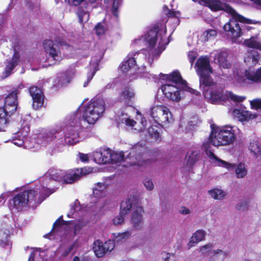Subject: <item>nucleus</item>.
<instances>
[{
	"label": "nucleus",
	"mask_w": 261,
	"mask_h": 261,
	"mask_svg": "<svg viewBox=\"0 0 261 261\" xmlns=\"http://www.w3.org/2000/svg\"><path fill=\"white\" fill-rule=\"evenodd\" d=\"M106 110L104 99L100 97L92 99L85 106H80L76 112L68 115L59 127L45 130L38 136L37 143L41 146L46 145L64 133L65 144L74 145L83 141L85 132L81 123V118L89 124H94L102 116Z\"/></svg>",
	"instance_id": "obj_1"
},
{
	"label": "nucleus",
	"mask_w": 261,
	"mask_h": 261,
	"mask_svg": "<svg viewBox=\"0 0 261 261\" xmlns=\"http://www.w3.org/2000/svg\"><path fill=\"white\" fill-rule=\"evenodd\" d=\"M166 27L164 24H159L150 28L143 36L134 40L136 46L145 45V50L129 53L120 66V69L124 73L135 69L136 73L140 77L157 80L156 75L145 72L144 62L147 61L150 65L153 60L158 58L165 50L166 45L169 42L166 36Z\"/></svg>",
	"instance_id": "obj_2"
},
{
	"label": "nucleus",
	"mask_w": 261,
	"mask_h": 261,
	"mask_svg": "<svg viewBox=\"0 0 261 261\" xmlns=\"http://www.w3.org/2000/svg\"><path fill=\"white\" fill-rule=\"evenodd\" d=\"M195 68L199 76L200 89L203 91L204 97L213 103H218L227 100L235 102L243 101L246 97L239 96L230 91L224 93L222 90L218 87L210 74L213 73L210 61L206 57H201L197 61Z\"/></svg>",
	"instance_id": "obj_3"
},
{
	"label": "nucleus",
	"mask_w": 261,
	"mask_h": 261,
	"mask_svg": "<svg viewBox=\"0 0 261 261\" xmlns=\"http://www.w3.org/2000/svg\"><path fill=\"white\" fill-rule=\"evenodd\" d=\"M199 4L208 7L213 11L224 10L231 15L229 21L226 23L223 29L231 37L233 43H238V39L242 35V32L238 22L252 23V20L239 14L234 9L219 0H192Z\"/></svg>",
	"instance_id": "obj_4"
},
{
	"label": "nucleus",
	"mask_w": 261,
	"mask_h": 261,
	"mask_svg": "<svg viewBox=\"0 0 261 261\" xmlns=\"http://www.w3.org/2000/svg\"><path fill=\"white\" fill-rule=\"evenodd\" d=\"M160 79L166 80L167 83L162 85V91L165 97L173 101L178 102L181 99V92L187 91L192 94L198 95L199 92L187 85L178 71H174L169 74H160Z\"/></svg>",
	"instance_id": "obj_5"
},
{
	"label": "nucleus",
	"mask_w": 261,
	"mask_h": 261,
	"mask_svg": "<svg viewBox=\"0 0 261 261\" xmlns=\"http://www.w3.org/2000/svg\"><path fill=\"white\" fill-rule=\"evenodd\" d=\"M84 169H76L68 171L60 170H49L39 179V182L42 184V190L48 196L55 192L53 188L55 181H60L65 184H72L77 180L81 175L86 174Z\"/></svg>",
	"instance_id": "obj_6"
},
{
	"label": "nucleus",
	"mask_w": 261,
	"mask_h": 261,
	"mask_svg": "<svg viewBox=\"0 0 261 261\" xmlns=\"http://www.w3.org/2000/svg\"><path fill=\"white\" fill-rule=\"evenodd\" d=\"M48 194L42 190V184L39 182L33 189L24 190L15 195L10 201V207L18 211L28 206H34L43 201Z\"/></svg>",
	"instance_id": "obj_7"
},
{
	"label": "nucleus",
	"mask_w": 261,
	"mask_h": 261,
	"mask_svg": "<svg viewBox=\"0 0 261 261\" xmlns=\"http://www.w3.org/2000/svg\"><path fill=\"white\" fill-rule=\"evenodd\" d=\"M211 126L212 130L210 140L214 146L227 145L234 141L235 136L232 126L226 125L220 127L215 125H211Z\"/></svg>",
	"instance_id": "obj_8"
},
{
	"label": "nucleus",
	"mask_w": 261,
	"mask_h": 261,
	"mask_svg": "<svg viewBox=\"0 0 261 261\" xmlns=\"http://www.w3.org/2000/svg\"><path fill=\"white\" fill-rule=\"evenodd\" d=\"M43 44L46 59L50 65L58 64L62 60L60 48L57 42L52 40H45Z\"/></svg>",
	"instance_id": "obj_9"
},
{
	"label": "nucleus",
	"mask_w": 261,
	"mask_h": 261,
	"mask_svg": "<svg viewBox=\"0 0 261 261\" xmlns=\"http://www.w3.org/2000/svg\"><path fill=\"white\" fill-rule=\"evenodd\" d=\"M232 80L233 83L243 86L247 84V80L254 83H261V67L255 71L249 68L245 70L244 74L234 73Z\"/></svg>",
	"instance_id": "obj_10"
},
{
	"label": "nucleus",
	"mask_w": 261,
	"mask_h": 261,
	"mask_svg": "<svg viewBox=\"0 0 261 261\" xmlns=\"http://www.w3.org/2000/svg\"><path fill=\"white\" fill-rule=\"evenodd\" d=\"M149 115L157 124H166L172 121V115L168 108L162 105L151 107Z\"/></svg>",
	"instance_id": "obj_11"
},
{
	"label": "nucleus",
	"mask_w": 261,
	"mask_h": 261,
	"mask_svg": "<svg viewBox=\"0 0 261 261\" xmlns=\"http://www.w3.org/2000/svg\"><path fill=\"white\" fill-rule=\"evenodd\" d=\"M70 5L77 6L81 5L76 11L79 22L83 23L87 22L89 18V12L92 11L94 6L90 5L85 0H68Z\"/></svg>",
	"instance_id": "obj_12"
},
{
	"label": "nucleus",
	"mask_w": 261,
	"mask_h": 261,
	"mask_svg": "<svg viewBox=\"0 0 261 261\" xmlns=\"http://www.w3.org/2000/svg\"><path fill=\"white\" fill-rule=\"evenodd\" d=\"M29 132L30 126L28 124H25L22 129L13 134L10 141L19 147L31 149L33 147V146L29 144V141L26 138Z\"/></svg>",
	"instance_id": "obj_13"
},
{
	"label": "nucleus",
	"mask_w": 261,
	"mask_h": 261,
	"mask_svg": "<svg viewBox=\"0 0 261 261\" xmlns=\"http://www.w3.org/2000/svg\"><path fill=\"white\" fill-rule=\"evenodd\" d=\"M136 201V198L133 196L122 201L120 215L115 217L113 219V223L115 225H120L123 222L124 216L129 212L132 207L134 206Z\"/></svg>",
	"instance_id": "obj_14"
},
{
	"label": "nucleus",
	"mask_w": 261,
	"mask_h": 261,
	"mask_svg": "<svg viewBox=\"0 0 261 261\" xmlns=\"http://www.w3.org/2000/svg\"><path fill=\"white\" fill-rule=\"evenodd\" d=\"M143 150V147L136 145L132 149L130 152L127 154V156L125 160L130 165L143 166L145 162L141 160L142 155L141 154Z\"/></svg>",
	"instance_id": "obj_15"
},
{
	"label": "nucleus",
	"mask_w": 261,
	"mask_h": 261,
	"mask_svg": "<svg viewBox=\"0 0 261 261\" xmlns=\"http://www.w3.org/2000/svg\"><path fill=\"white\" fill-rule=\"evenodd\" d=\"M69 221H64L62 216L60 217L53 225V227L50 234H53L56 237L60 236L63 238L64 236H67L69 234V229L67 226Z\"/></svg>",
	"instance_id": "obj_16"
},
{
	"label": "nucleus",
	"mask_w": 261,
	"mask_h": 261,
	"mask_svg": "<svg viewBox=\"0 0 261 261\" xmlns=\"http://www.w3.org/2000/svg\"><path fill=\"white\" fill-rule=\"evenodd\" d=\"M114 248V243L112 240H108L104 244L99 240L93 243V250L98 257H102L107 252H110Z\"/></svg>",
	"instance_id": "obj_17"
},
{
	"label": "nucleus",
	"mask_w": 261,
	"mask_h": 261,
	"mask_svg": "<svg viewBox=\"0 0 261 261\" xmlns=\"http://www.w3.org/2000/svg\"><path fill=\"white\" fill-rule=\"evenodd\" d=\"M205 147V151L208 157L210 162L215 166L225 168L228 170L233 169L234 165L232 164L227 162L218 158L207 146V145L204 144Z\"/></svg>",
	"instance_id": "obj_18"
},
{
	"label": "nucleus",
	"mask_w": 261,
	"mask_h": 261,
	"mask_svg": "<svg viewBox=\"0 0 261 261\" xmlns=\"http://www.w3.org/2000/svg\"><path fill=\"white\" fill-rule=\"evenodd\" d=\"M29 92L33 101V108L37 110L41 108L44 103V95L41 89L33 86L30 88Z\"/></svg>",
	"instance_id": "obj_19"
},
{
	"label": "nucleus",
	"mask_w": 261,
	"mask_h": 261,
	"mask_svg": "<svg viewBox=\"0 0 261 261\" xmlns=\"http://www.w3.org/2000/svg\"><path fill=\"white\" fill-rule=\"evenodd\" d=\"M18 90H14L9 94L5 98L4 106L3 108L6 110L8 114H13L17 108V97Z\"/></svg>",
	"instance_id": "obj_20"
},
{
	"label": "nucleus",
	"mask_w": 261,
	"mask_h": 261,
	"mask_svg": "<svg viewBox=\"0 0 261 261\" xmlns=\"http://www.w3.org/2000/svg\"><path fill=\"white\" fill-rule=\"evenodd\" d=\"M233 116L241 122H248L253 119H260L261 115L257 113L252 112L243 110L234 109L233 111Z\"/></svg>",
	"instance_id": "obj_21"
},
{
	"label": "nucleus",
	"mask_w": 261,
	"mask_h": 261,
	"mask_svg": "<svg viewBox=\"0 0 261 261\" xmlns=\"http://www.w3.org/2000/svg\"><path fill=\"white\" fill-rule=\"evenodd\" d=\"M92 156L95 162L98 164L109 163L111 161V149H104L99 151H95Z\"/></svg>",
	"instance_id": "obj_22"
},
{
	"label": "nucleus",
	"mask_w": 261,
	"mask_h": 261,
	"mask_svg": "<svg viewBox=\"0 0 261 261\" xmlns=\"http://www.w3.org/2000/svg\"><path fill=\"white\" fill-rule=\"evenodd\" d=\"M102 58V54H100L96 57H92L90 63V68L91 71L88 72L87 74V80L84 84V87H86L88 86V83L92 79L96 72L98 70L99 63Z\"/></svg>",
	"instance_id": "obj_23"
},
{
	"label": "nucleus",
	"mask_w": 261,
	"mask_h": 261,
	"mask_svg": "<svg viewBox=\"0 0 261 261\" xmlns=\"http://www.w3.org/2000/svg\"><path fill=\"white\" fill-rule=\"evenodd\" d=\"M134 208L132 216V223L135 228L139 229L142 228L143 225L142 214L144 210L142 206L139 205L134 207Z\"/></svg>",
	"instance_id": "obj_24"
},
{
	"label": "nucleus",
	"mask_w": 261,
	"mask_h": 261,
	"mask_svg": "<svg viewBox=\"0 0 261 261\" xmlns=\"http://www.w3.org/2000/svg\"><path fill=\"white\" fill-rule=\"evenodd\" d=\"M228 53L226 50H221L217 51L215 54L214 62L219 65L220 67L228 69L230 67V64L228 62L227 58Z\"/></svg>",
	"instance_id": "obj_25"
},
{
	"label": "nucleus",
	"mask_w": 261,
	"mask_h": 261,
	"mask_svg": "<svg viewBox=\"0 0 261 261\" xmlns=\"http://www.w3.org/2000/svg\"><path fill=\"white\" fill-rule=\"evenodd\" d=\"M19 62V55L15 48L14 53L12 58L6 64L5 71L4 72V77H7L11 74L12 70Z\"/></svg>",
	"instance_id": "obj_26"
},
{
	"label": "nucleus",
	"mask_w": 261,
	"mask_h": 261,
	"mask_svg": "<svg viewBox=\"0 0 261 261\" xmlns=\"http://www.w3.org/2000/svg\"><path fill=\"white\" fill-rule=\"evenodd\" d=\"M259 59V54L257 51L249 50L246 54L244 60L247 66L252 67L257 64Z\"/></svg>",
	"instance_id": "obj_27"
},
{
	"label": "nucleus",
	"mask_w": 261,
	"mask_h": 261,
	"mask_svg": "<svg viewBox=\"0 0 261 261\" xmlns=\"http://www.w3.org/2000/svg\"><path fill=\"white\" fill-rule=\"evenodd\" d=\"M243 45L249 48H254L261 51V40L258 38V35L251 37L249 39H245Z\"/></svg>",
	"instance_id": "obj_28"
},
{
	"label": "nucleus",
	"mask_w": 261,
	"mask_h": 261,
	"mask_svg": "<svg viewBox=\"0 0 261 261\" xmlns=\"http://www.w3.org/2000/svg\"><path fill=\"white\" fill-rule=\"evenodd\" d=\"M7 112L4 108L0 107V131H5L10 122L12 114Z\"/></svg>",
	"instance_id": "obj_29"
},
{
	"label": "nucleus",
	"mask_w": 261,
	"mask_h": 261,
	"mask_svg": "<svg viewBox=\"0 0 261 261\" xmlns=\"http://www.w3.org/2000/svg\"><path fill=\"white\" fill-rule=\"evenodd\" d=\"M206 232L203 230H198L194 233L188 244L189 248L192 247L199 242L204 240Z\"/></svg>",
	"instance_id": "obj_30"
},
{
	"label": "nucleus",
	"mask_w": 261,
	"mask_h": 261,
	"mask_svg": "<svg viewBox=\"0 0 261 261\" xmlns=\"http://www.w3.org/2000/svg\"><path fill=\"white\" fill-rule=\"evenodd\" d=\"M135 96V92L134 90L129 88L125 87L120 93L119 100L120 102L127 103L128 101Z\"/></svg>",
	"instance_id": "obj_31"
},
{
	"label": "nucleus",
	"mask_w": 261,
	"mask_h": 261,
	"mask_svg": "<svg viewBox=\"0 0 261 261\" xmlns=\"http://www.w3.org/2000/svg\"><path fill=\"white\" fill-rule=\"evenodd\" d=\"M107 185L102 182H97L93 188V194L94 197L100 198L106 195Z\"/></svg>",
	"instance_id": "obj_32"
},
{
	"label": "nucleus",
	"mask_w": 261,
	"mask_h": 261,
	"mask_svg": "<svg viewBox=\"0 0 261 261\" xmlns=\"http://www.w3.org/2000/svg\"><path fill=\"white\" fill-rule=\"evenodd\" d=\"M117 121L119 124H124L125 126L133 128L136 122L133 119H130L126 113H122L121 115L118 116Z\"/></svg>",
	"instance_id": "obj_33"
},
{
	"label": "nucleus",
	"mask_w": 261,
	"mask_h": 261,
	"mask_svg": "<svg viewBox=\"0 0 261 261\" xmlns=\"http://www.w3.org/2000/svg\"><path fill=\"white\" fill-rule=\"evenodd\" d=\"M74 76V72L72 70L63 73L59 77V84L63 86L69 83Z\"/></svg>",
	"instance_id": "obj_34"
},
{
	"label": "nucleus",
	"mask_w": 261,
	"mask_h": 261,
	"mask_svg": "<svg viewBox=\"0 0 261 261\" xmlns=\"http://www.w3.org/2000/svg\"><path fill=\"white\" fill-rule=\"evenodd\" d=\"M235 173L238 178H242L247 174V169L244 164L240 163L235 168Z\"/></svg>",
	"instance_id": "obj_35"
},
{
	"label": "nucleus",
	"mask_w": 261,
	"mask_h": 261,
	"mask_svg": "<svg viewBox=\"0 0 261 261\" xmlns=\"http://www.w3.org/2000/svg\"><path fill=\"white\" fill-rule=\"evenodd\" d=\"M227 255V253L221 249H214L211 252L210 258L212 260H215L218 258L221 257L222 259L225 258Z\"/></svg>",
	"instance_id": "obj_36"
},
{
	"label": "nucleus",
	"mask_w": 261,
	"mask_h": 261,
	"mask_svg": "<svg viewBox=\"0 0 261 261\" xmlns=\"http://www.w3.org/2000/svg\"><path fill=\"white\" fill-rule=\"evenodd\" d=\"M131 233H132L129 231H125L121 233H118L115 237L114 240L112 241L114 243V246L115 244L118 245L124 242L131 235Z\"/></svg>",
	"instance_id": "obj_37"
},
{
	"label": "nucleus",
	"mask_w": 261,
	"mask_h": 261,
	"mask_svg": "<svg viewBox=\"0 0 261 261\" xmlns=\"http://www.w3.org/2000/svg\"><path fill=\"white\" fill-rule=\"evenodd\" d=\"M110 162L118 163L124 159V152L122 151H113L111 150Z\"/></svg>",
	"instance_id": "obj_38"
},
{
	"label": "nucleus",
	"mask_w": 261,
	"mask_h": 261,
	"mask_svg": "<svg viewBox=\"0 0 261 261\" xmlns=\"http://www.w3.org/2000/svg\"><path fill=\"white\" fill-rule=\"evenodd\" d=\"M81 210V206L78 200H75L73 205H71L70 211L67 214L68 218H75L77 216L76 213Z\"/></svg>",
	"instance_id": "obj_39"
},
{
	"label": "nucleus",
	"mask_w": 261,
	"mask_h": 261,
	"mask_svg": "<svg viewBox=\"0 0 261 261\" xmlns=\"http://www.w3.org/2000/svg\"><path fill=\"white\" fill-rule=\"evenodd\" d=\"M211 197L215 199L220 200L225 196V193L221 189H214L208 191Z\"/></svg>",
	"instance_id": "obj_40"
},
{
	"label": "nucleus",
	"mask_w": 261,
	"mask_h": 261,
	"mask_svg": "<svg viewBox=\"0 0 261 261\" xmlns=\"http://www.w3.org/2000/svg\"><path fill=\"white\" fill-rule=\"evenodd\" d=\"M249 149L255 155L258 156L261 153V144L257 141H253L250 143Z\"/></svg>",
	"instance_id": "obj_41"
},
{
	"label": "nucleus",
	"mask_w": 261,
	"mask_h": 261,
	"mask_svg": "<svg viewBox=\"0 0 261 261\" xmlns=\"http://www.w3.org/2000/svg\"><path fill=\"white\" fill-rule=\"evenodd\" d=\"M198 159V153L196 151H192L190 153H188L186 156L187 165L189 166L193 165Z\"/></svg>",
	"instance_id": "obj_42"
},
{
	"label": "nucleus",
	"mask_w": 261,
	"mask_h": 261,
	"mask_svg": "<svg viewBox=\"0 0 261 261\" xmlns=\"http://www.w3.org/2000/svg\"><path fill=\"white\" fill-rule=\"evenodd\" d=\"M214 248V245L212 243H208L206 244L200 248V251L201 253L204 255H207L210 257L211 256V252L212 251L213 249Z\"/></svg>",
	"instance_id": "obj_43"
},
{
	"label": "nucleus",
	"mask_w": 261,
	"mask_h": 261,
	"mask_svg": "<svg viewBox=\"0 0 261 261\" xmlns=\"http://www.w3.org/2000/svg\"><path fill=\"white\" fill-rule=\"evenodd\" d=\"M251 108L257 111V113L261 115V99H254L250 101Z\"/></svg>",
	"instance_id": "obj_44"
},
{
	"label": "nucleus",
	"mask_w": 261,
	"mask_h": 261,
	"mask_svg": "<svg viewBox=\"0 0 261 261\" xmlns=\"http://www.w3.org/2000/svg\"><path fill=\"white\" fill-rule=\"evenodd\" d=\"M10 231L8 230H0V245L5 244L7 243Z\"/></svg>",
	"instance_id": "obj_45"
},
{
	"label": "nucleus",
	"mask_w": 261,
	"mask_h": 261,
	"mask_svg": "<svg viewBox=\"0 0 261 261\" xmlns=\"http://www.w3.org/2000/svg\"><path fill=\"white\" fill-rule=\"evenodd\" d=\"M217 35V32L215 30H208L203 32L202 34L203 39L206 41L215 37Z\"/></svg>",
	"instance_id": "obj_46"
},
{
	"label": "nucleus",
	"mask_w": 261,
	"mask_h": 261,
	"mask_svg": "<svg viewBox=\"0 0 261 261\" xmlns=\"http://www.w3.org/2000/svg\"><path fill=\"white\" fill-rule=\"evenodd\" d=\"M87 222L83 220H79L75 225L74 228L73 237L79 233L81 228L86 225Z\"/></svg>",
	"instance_id": "obj_47"
},
{
	"label": "nucleus",
	"mask_w": 261,
	"mask_h": 261,
	"mask_svg": "<svg viewBox=\"0 0 261 261\" xmlns=\"http://www.w3.org/2000/svg\"><path fill=\"white\" fill-rule=\"evenodd\" d=\"M248 205L249 202L248 200H242L237 204L236 208L240 211H244L247 210Z\"/></svg>",
	"instance_id": "obj_48"
},
{
	"label": "nucleus",
	"mask_w": 261,
	"mask_h": 261,
	"mask_svg": "<svg viewBox=\"0 0 261 261\" xmlns=\"http://www.w3.org/2000/svg\"><path fill=\"white\" fill-rule=\"evenodd\" d=\"M95 30L96 34L98 36H100L103 35L105 33V31H106L105 27L100 23H98L95 26Z\"/></svg>",
	"instance_id": "obj_49"
},
{
	"label": "nucleus",
	"mask_w": 261,
	"mask_h": 261,
	"mask_svg": "<svg viewBox=\"0 0 261 261\" xmlns=\"http://www.w3.org/2000/svg\"><path fill=\"white\" fill-rule=\"evenodd\" d=\"M77 156L81 162L85 163H88L89 162V158L92 156L89 154H85L81 152H79Z\"/></svg>",
	"instance_id": "obj_50"
},
{
	"label": "nucleus",
	"mask_w": 261,
	"mask_h": 261,
	"mask_svg": "<svg viewBox=\"0 0 261 261\" xmlns=\"http://www.w3.org/2000/svg\"><path fill=\"white\" fill-rule=\"evenodd\" d=\"M163 261H174V256L166 252H163L162 253Z\"/></svg>",
	"instance_id": "obj_51"
},
{
	"label": "nucleus",
	"mask_w": 261,
	"mask_h": 261,
	"mask_svg": "<svg viewBox=\"0 0 261 261\" xmlns=\"http://www.w3.org/2000/svg\"><path fill=\"white\" fill-rule=\"evenodd\" d=\"M120 4V0H113V14L116 17L118 16L117 9Z\"/></svg>",
	"instance_id": "obj_52"
},
{
	"label": "nucleus",
	"mask_w": 261,
	"mask_h": 261,
	"mask_svg": "<svg viewBox=\"0 0 261 261\" xmlns=\"http://www.w3.org/2000/svg\"><path fill=\"white\" fill-rule=\"evenodd\" d=\"M148 132L150 136L155 140H160V135L157 131H154L153 128H149Z\"/></svg>",
	"instance_id": "obj_53"
},
{
	"label": "nucleus",
	"mask_w": 261,
	"mask_h": 261,
	"mask_svg": "<svg viewBox=\"0 0 261 261\" xmlns=\"http://www.w3.org/2000/svg\"><path fill=\"white\" fill-rule=\"evenodd\" d=\"M144 185L146 188L148 190H152L154 188L152 181L148 178L144 180Z\"/></svg>",
	"instance_id": "obj_54"
},
{
	"label": "nucleus",
	"mask_w": 261,
	"mask_h": 261,
	"mask_svg": "<svg viewBox=\"0 0 261 261\" xmlns=\"http://www.w3.org/2000/svg\"><path fill=\"white\" fill-rule=\"evenodd\" d=\"M197 57V54L196 52L193 51H189L188 53V58L190 62L192 64Z\"/></svg>",
	"instance_id": "obj_55"
},
{
	"label": "nucleus",
	"mask_w": 261,
	"mask_h": 261,
	"mask_svg": "<svg viewBox=\"0 0 261 261\" xmlns=\"http://www.w3.org/2000/svg\"><path fill=\"white\" fill-rule=\"evenodd\" d=\"M168 15L170 17L178 18L180 15V13L179 11L170 10Z\"/></svg>",
	"instance_id": "obj_56"
},
{
	"label": "nucleus",
	"mask_w": 261,
	"mask_h": 261,
	"mask_svg": "<svg viewBox=\"0 0 261 261\" xmlns=\"http://www.w3.org/2000/svg\"><path fill=\"white\" fill-rule=\"evenodd\" d=\"M179 212L181 214L183 215L189 214L191 213L190 210L188 208L185 206L181 207L179 210Z\"/></svg>",
	"instance_id": "obj_57"
},
{
	"label": "nucleus",
	"mask_w": 261,
	"mask_h": 261,
	"mask_svg": "<svg viewBox=\"0 0 261 261\" xmlns=\"http://www.w3.org/2000/svg\"><path fill=\"white\" fill-rule=\"evenodd\" d=\"M141 124H142V125L143 127L139 129V130L140 131V132L143 131V128H145L146 126L147 121H146V120L144 119V118H142V120H141Z\"/></svg>",
	"instance_id": "obj_58"
},
{
	"label": "nucleus",
	"mask_w": 261,
	"mask_h": 261,
	"mask_svg": "<svg viewBox=\"0 0 261 261\" xmlns=\"http://www.w3.org/2000/svg\"><path fill=\"white\" fill-rule=\"evenodd\" d=\"M69 253H70L69 251L68 250H67V249H66L62 253V256H63V257H65V256H67Z\"/></svg>",
	"instance_id": "obj_59"
},
{
	"label": "nucleus",
	"mask_w": 261,
	"mask_h": 261,
	"mask_svg": "<svg viewBox=\"0 0 261 261\" xmlns=\"http://www.w3.org/2000/svg\"><path fill=\"white\" fill-rule=\"evenodd\" d=\"M75 244V243H73L72 245H71L67 248V250H68L69 252H70L73 250V248L74 247Z\"/></svg>",
	"instance_id": "obj_60"
},
{
	"label": "nucleus",
	"mask_w": 261,
	"mask_h": 261,
	"mask_svg": "<svg viewBox=\"0 0 261 261\" xmlns=\"http://www.w3.org/2000/svg\"><path fill=\"white\" fill-rule=\"evenodd\" d=\"M75 244V243H73L72 245H71L67 248V250H68L69 252H70L73 250V248L74 247Z\"/></svg>",
	"instance_id": "obj_61"
},
{
	"label": "nucleus",
	"mask_w": 261,
	"mask_h": 261,
	"mask_svg": "<svg viewBox=\"0 0 261 261\" xmlns=\"http://www.w3.org/2000/svg\"><path fill=\"white\" fill-rule=\"evenodd\" d=\"M34 260V253H32L30 255L29 259L28 261H33Z\"/></svg>",
	"instance_id": "obj_62"
},
{
	"label": "nucleus",
	"mask_w": 261,
	"mask_h": 261,
	"mask_svg": "<svg viewBox=\"0 0 261 261\" xmlns=\"http://www.w3.org/2000/svg\"><path fill=\"white\" fill-rule=\"evenodd\" d=\"M250 1L254 2L255 3H256L258 5H261V0H250Z\"/></svg>",
	"instance_id": "obj_63"
},
{
	"label": "nucleus",
	"mask_w": 261,
	"mask_h": 261,
	"mask_svg": "<svg viewBox=\"0 0 261 261\" xmlns=\"http://www.w3.org/2000/svg\"><path fill=\"white\" fill-rule=\"evenodd\" d=\"M67 49L70 51H71L73 49V47L72 46L68 45L67 46Z\"/></svg>",
	"instance_id": "obj_64"
}]
</instances>
